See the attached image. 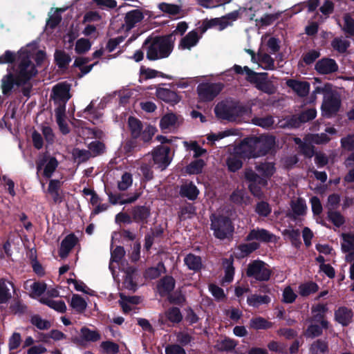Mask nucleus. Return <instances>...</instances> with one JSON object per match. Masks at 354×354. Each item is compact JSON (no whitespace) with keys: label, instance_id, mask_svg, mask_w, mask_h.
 <instances>
[{"label":"nucleus","instance_id":"11","mask_svg":"<svg viewBox=\"0 0 354 354\" xmlns=\"http://www.w3.org/2000/svg\"><path fill=\"white\" fill-rule=\"evenodd\" d=\"M338 65L335 60L328 57H324L317 62L315 66L316 71L322 75H328L338 71Z\"/></svg>","mask_w":354,"mask_h":354},{"label":"nucleus","instance_id":"41","mask_svg":"<svg viewBox=\"0 0 354 354\" xmlns=\"http://www.w3.org/2000/svg\"><path fill=\"white\" fill-rule=\"evenodd\" d=\"M283 12H278L274 14H266L260 19H255L257 26L260 25L261 26H270L277 20L281 15Z\"/></svg>","mask_w":354,"mask_h":354},{"label":"nucleus","instance_id":"38","mask_svg":"<svg viewBox=\"0 0 354 354\" xmlns=\"http://www.w3.org/2000/svg\"><path fill=\"white\" fill-rule=\"evenodd\" d=\"M184 262L189 270L198 271L202 268L201 257L192 254H187L184 259Z\"/></svg>","mask_w":354,"mask_h":354},{"label":"nucleus","instance_id":"35","mask_svg":"<svg viewBox=\"0 0 354 354\" xmlns=\"http://www.w3.org/2000/svg\"><path fill=\"white\" fill-rule=\"evenodd\" d=\"M328 310L326 305L317 304L312 307V313L314 314V319L320 321L323 328L328 327V322L323 319L324 314Z\"/></svg>","mask_w":354,"mask_h":354},{"label":"nucleus","instance_id":"27","mask_svg":"<svg viewBox=\"0 0 354 354\" xmlns=\"http://www.w3.org/2000/svg\"><path fill=\"white\" fill-rule=\"evenodd\" d=\"M290 206L295 219L306 214L307 206L305 200L302 198H298L295 201H292Z\"/></svg>","mask_w":354,"mask_h":354},{"label":"nucleus","instance_id":"49","mask_svg":"<svg viewBox=\"0 0 354 354\" xmlns=\"http://www.w3.org/2000/svg\"><path fill=\"white\" fill-rule=\"evenodd\" d=\"M266 77L267 76H263L258 85H256V88L265 93L274 94L276 91V87L272 82L266 81Z\"/></svg>","mask_w":354,"mask_h":354},{"label":"nucleus","instance_id":"2","mask_svg":"<svg viewBox=\"0 0 354 354\" xmlns=\"http://www.w3.org/2000/svg\"><path fill=\"white\" fill-rule=\"evenodd\" d=\"M255 169L261 174L259 176L252 169H246L244 172V178L248 183V189L255 197H261L263 194L262 188L268 184V180L275 172L273 163L264 162L255 165Z\"/></svg>","mask_w":354,"mask_h":354},{"label":"nucleus","instance_id":"7","mask_svg":"<svg viewBox=\"0 0 354 354\" xmlns=\"http://www.w3.org/2000/svg\"><path fill=\"white\" fill-rule=\"evenodd\" d=\"M222 88L220 83H202L198 86L197 92L202 101L210 102L221 93Z\"/></svg>","mask_w":354,"mask_h":354},{"label":"nucleus","instance_id":"50","mask_svg":"<svg viewBox=\"0 0 354 354\" xmlns=\"http://www.w3.org/2000/svg\"><path fill=\"white\" fill-rule=\"evenodd\" d=\"M270 299L266 295H252L248 297L247 302L250 306L258 307L261 304H268Z\"/></svg>","mask_w":354,"mask_h":354},{"label":"nucleus","instance_id":"60","mask_svg":"<svg viewBox=\"0 0 354 354\" xmlns=\"http://www.w3.org/2000/svg\"><path fill=\"white\" fill-rule=\"evenodd\" d=\"M63 10H64L61 8H56L55 12L48 19L46 25L50 28L54 29L60 24L62 21V16L59 12Z\"/></svg>","mask_w":354,"mask_h":354},{"label":"nucleus","instance_id":"61","mask_svg":"<svg viewBox=\"0 0 354 354\" xmlns=\"http://www.w3.org/2000/svg\"><path fill=\"white\" fill-rule=\"evenodd\" d=\"M255 212L260 216L266 217L270 214L271 207L268 202L262 201L257 203Z\"/></svg>","mask_w":354,"mask_h":354},{"label":"nucleus","instance_id":"63","mask_svg":"<svg viewBox=\"0 0 354 354\" xmlns=\"http://www.w3.org/2000/svg\"><path fill=\"white\" fill-rule=\"evenodd\" d=\"M344 26L343 30L351 36H354V19L346 13L344 15Z\"/></svg>","mask_w":354,"mask_h":354},{"label":"nucleus","instance_id":"10","mask_svg":"<svg viewBox=\"0 0 354 354\" xmlns=\"http://www.w3.org/2000/svg\"><path fill=\"white\" fill-rule=\"evenodd\" d=\"M15 86L21 87L24 85L19 81L17 76L11 72H8L6 75L3 76L1 80V88L4 95H10Z\"/></svg>","mask_w":354,"mask_h":354},{"label":"nucleus","instance_id":"9","mask_svg":"<svg viewBox=\"0 0 354 354\" xmlns=\"http://www.w3.org/2000/svg\"><path fill=\"white\" fill-rule=\"evenodd\" d=\"M340 106L339 97L333 94L325 96L321 107L322 115L327 118H330L338 113Z\"/></svg>","mask_w":354,"mask_h":354},{"label":"nucleus","instance_id":"23","mask_svg":"<svg viewBox=\"0 0 354 354\" xmlns=\"http://www.w3.org/2000/svg\"><path fill=\"white\" fill-rule=\"evenodd\" d=\"M180 194L182 197L187 198L190 201H194L199 194V190L192 182H190L181 185Z\"/></svg>","mask_w":354,"mask_h":354},{"label":"nucleus","instance_id":"28","mask_svg":"<svg viewBox=\"0 0 354 354\" xmlns=\"http://www.w3.org/2000/svg\"><path fill=\"white\" fill-rule=\"evenodd\" d=\"M55 62L61 69H66L71 61V56L62 50H56L54 54Z\"/></svg>","mask_w":354,"mask_h":354},{"label":"nucleus","instance_id":"6","mask_svg":"<svg viewBox=\"0 0 354 354\" xmlns=\"http://www.w3.org/2000/svg\"><path fill=\"white\" fill-rule=\"evenodd\" d=\"M171 149L168 146L160 145L152 151L153 164L161 171L165 170L170 164L171 158L169 156Z\"/></svg>","mask_w":354,"mask_h":354},{"label":"nucleus","instance_id":"47","mask_svg":"<svg viewBox=\"0 0 354 354\" xmlns=\"http://www.w3.org/2000/svg\"><path fill=\"white\" fill-rule=\"evenodd\" d=\"M311 354H325L328 352V344L327 342L318 339L314 342L310 348Z\"/></svg>","mask_w":354,"mask_h":354},{"label":"nucleus","instance_id":"40","mask_svg":"<svg viewBox=\"0 0 354 354\" xmlns=\"http://www.w3.org/2000/svg\"><path fill=\"white\" fill-rule=\"evenodd\" d=\"M88 149L91 152L92 157H96L104 154L106 147L103 142L95 140L88 145Z\"/></svg>","mask_w":354,"mask_h":354},{"label":"nucleus","instance_id":"42","mask_svg":"<svg viewBox=\"0 0 354 354\" xmlns=\"http://www.w3.org/2000/svg\"><path fill=\"white\" fill-rule=\"evenodd\" d=\"M139 141V138L131 137L126 142L124 146V150L128 156L131 155L135 151L140 150L142 145Z\"/></svg>","mask_w":354,"mask_h":354},{"label":"nucleus","instance_id":"13","mask_svg":"<svg viewBox=\"0 0 354 354\" xmlns=\"http://www.w3.org/2000/svg\"><path fill=\"white\" fill-rule=\"evenodd\" d=\"M232 68L236 74H243L245 72L246 74L245 80L251 84H255V85H258L263 76H267L266 73H258L247 66L241 67L239 65L234 64Z\"/></svg>","mask_w":354,"mask_h":354},{"label":"nucleus","instance_id":"33","mask_svg":"<svg viewBox=\"0 0 354 354\" xmlns=\"http://www.w3.org/2000/svg\"><path fill=\"white\" fill-rule=\"evenodd\" d=\"M128 125L131 132V136L140 138L141 131L143 129L142 122L135 117L130 116L128 119Z\"/></svg>","mask_w":354,"mask_h":354},{"label":"nucleus","instance_id":"31","mask_svg":"<svg viewBox=\"0 0 354 354\" xmlns=\"http://www.w3.org/2000/svg\"><path fill=\"white\" fill-rule=\"evenodd\" d=\"M65 110L64 107H57L55 109L56 122L59 126L60 131L64 134H68L70 132L69 127L64 120Z\"/></svg>","mask_w":354,"mask_h":354},{"label":"nucleus","instance_id":"30","mask_svg":"<svg viewBox=\"0 0 354 354\" xmlns=\"http://www.w3.org/2000/svg\"><path fill=\"white\" fill-rule=\"evenodd\" d=\"M13 288L11 282L0 279V304L6 303L11 297L10 290Z\"/></svg>","mask_w":354,"mask_h":354},{"label":"nucleus","instance_id":"37","mask_svg":"<svg viewBox=\"0 0 354 354\" xmlns=\"http://www.w3.org/2000/svg\"><path fill=\"white\" fill-rule=\"evenodd\" d=\"M136 277V270L132 268H128L126 271V277L124 281V287L129 290H136L137 287Z\"/></svg>","mask_w":354,"mask_h":354},{"label":"nucleus","instance_id":"18","mask_svg":"<svg viewBox=\"0 0 354 354\" xmlns=\"http://www.w3.org/2000/svg\"><path fill=\"white\" fill-rule=\"evenodd\" d=\"M286 85L293 90L299 97L306 96L310 91V83L306 81H299L295 79H288Z\"/></svg>","mask_w":354,"mask_h":354},{"label":"nucleus","instance_id":"3","mask_svg":"<svg viewBox=\"0 0 354 354\" xmlns=\"http://www.w3.org/2000/svg\"><path fill=\"white\" fill-rule=\"evenodd\" d=\"M174 41V34L148 37L142 45V48L147 47V59L156 61L168 57L173 50Z\"/></svg>","mask_w":354,"mask_h":354},{"label":"nucleus","instance_id":"55","mask_svg":"<svg viewBox=\"0 0 354 354\" xmlns=\"http://www.w3.org/2000/svg\"><path fill=\"white\" fill-rule=\"evenodd\" d=\"M156 131V127L148 125L145 127V129H142L141 131V134L139 138V140L142 141L143 145L146 143H149L153 136H154L155 133Z\"/></svg>","mask_w":354,"mask_h":354},{"label":"nucleus","instance_id":"62","mask_svg":"<svg viewBox=\"0 0 354 354\" xmlns=\"http://www.w3.org/2000/svg\"><path fill=\"white\" fill-rule=\"evenodd\" d=\"M342 149L348 151H354V133L348 134L340 140Z\"/></svg>","mask_w":354,"mask_h":354},{"label":"nucleus","instance_id":"32","mask_svg":"<svg viewBox=\"0 0 354 354\" xmlns=\"http://www.w3.org/2000/svg\"><path fill=\"white\" fill-rule=\"evenodd\" d=\"M205 166V162L203 159H196L185 167V172L189 175H197L202 173Z\"/></svg>","mask_w":354,"mask_h":354},{"label":"nucleus","instance_id":"44","mask_svg":"<svg viewBox=\"0 0 354 354\" xmlns=\"http://www.w3.org/2000/svg\"><path fill=\"white\" fill-rule=\"evenodd\" d=\"M350 41L342 39L340 37H335L331 41L333 48L339 53H344L350 46Z\"/></svg>","mask_w":354,"mask_h":354},{"label":"nucleus","instance_id":"12","mask_svg":"<svg viewBox=\"0 0 354 354\" xmlns=\"http://www.w3.org/2000/svg\"><path fill=\"white\" fill-rule=\"evenodd\" d=\"M342 241L341 243L342 250L346 254V261H352L354 259V234L342 233Z\"/></svg>","mask_w":354,"mask_h":354},{"label":"nucleus","instance_id":"48","mask_svg":"<svg viewBox=\"0 0 354 354\" xmlns=\"http://www.w3.org/2000/svg\"><path fill=\"white\" fill-rule=\"evenodd\" d=\"M259 248V244L255 242L241 244L238 247L239 253L237 255L240 258H243Z\"/></svg>","mask_w":354,"mask_h":354},{"label":"nucleus","instance_id":"57","mask_svg":"<svg viewBox=\"0 0 354 354\" xmlns=\"http://www.w3.org/2000/svg\"><path fill=\"white\" fill-rule=\"evenodd\" d=\"M185 145L189 150L194 151L193 157L196 159L207 153V150L202 148L196 141H192L189 143L185 142Z\"/></svg>","mask_w":354,"mask_h":354},{"label":"nucleus","instance_id":"46","mask_svg":"<svg viewBox=\"0 0 354 354\" xmlns=\"http://www.w3.org/2000/svg\"><path fill=\"white\" fill-rule=\"evenodd\" d=\"M177 116L176 114L171 113L165 115L160 121V127L161 129L165 130L169 129L176 124L177 122Z\"/></svg>","mask_w":354,"mask_h":354},{"label":"nucleus","instance_id":"19","mask_svg":"<svg viewBox=\"0 0 354 354\" xmlns=\"http://www.w3.org/2000/svg\"><path fill=\"white\" fill-rule=\"evenodd\" d=\"M78 241L79 240L75 234H70L67 235L61 243L59 250L60 257L62 259L67 257L71 250L77 244Z\"/></svg>","mask_w":354,"mask_h":354},{"label":"nucleus","instance_id":"54","mask_svg":"<svg viewBox=\"0 0 354 354\" xmlns=\"http://www.w3.org/2000/svg\"><path fill=\"white\" fill-rule=\"evenodd\" d=\"M251 328L255 330L267 329L272 326V324L261 317L253 318L250 322Z\"/></svg>","mask_w":354,"mask_h":354},{"label":"nucleus","instance_id":"29","mask_svg":"<svg viewBox=\"0 0 354 354\" xmlns=\"http://www.w3.org/2000/svg\"><path fill=\"white\" fill-rule=\"evenodd\" d=\"M109 199L110 203H111L113 205L115 204H127V203H131L134 201H136L140 196L139 194H134L131 196H129L127 198H124L123 196L121 194H113L111 192L108 194Z\"/></svg>","mask_w":354,"mask_h":354},{"label":"nucleus","instance_id":"14","mask_svg":"<svg viewBox=\"0 0 354 354\" xmlns=\"http://www.w3.org/2000/svg\"><path fill=\"white\" fill-rule=\"evenodd\" d=\"M211 229L214 231V236L220 239L228 238L234 231L232 223H212Z\"/></svg>","mask_w":354,"mask_h":354},{"label":"nucleus","instance_id":"64","mask_svg":"<svg viewBox=\"0 0 354 354\" xmlns=\"http://www.w3.org/2000/svg\"><path fill=\"white\" fill-rule=\"evenodd\" d=\"M164 271L165 266L162 263H160L156 267L150 268L147 270L145 272V277L151 279H156Z\"/></svg>","mask_w":354,"mask_h":354},{"label":"nucleus","instance_id":"43","mask_svg":"<svg viewBox=\"0 0 354 354\" xmlns=\"http://www.w3.org/2000/svg\"><path fill=\"white\" fill-rule=\"evenodd\" d=\"M39 301L58 312L64 313L66 310V306L63 301H55L48 298H41Z\"/></svg>","mask_w":354,"mask_h":354},{"label":"nucleus","instance_id":"58","mask_svg":"<svg viewBox=\"0 0 354 354\" xmlns=\"http://www.w3.org/2000/svg\"><path fill=\"white\" fill-rule=\"evenodd\" d=\"M91 47V43L88 39L81 38L76 41L75 52L77 54H84L88 51Z\"/></svg>","mask_w":354,"mask_h":354},{"label":"nucleus","instance_id":"39","mask_svg":"<svg viewBox=\"0 0 354 354\" xmlns=\"http://www.w3.org/2000/svg\"><path fill=\"white\" fill-rule=\"evenodd\" d=\"M150 214V209L146 206H136L131 212V216L136 221H144Z\"/></svg>","mask_w":354,"mask_h":354},{"label":"nucleus","instance_id":"45","mask_svg":"<svg viewBox=\"0 0 354 354\" xmlns=\"http://www.w3.org/2000/svg\"><path fill=\"white\" fill-rule=\"evenodd\" d=\"M59 162L55 157H50L44 167L43 176L46 178H50L57 168Z\"/></svg>","mask_w":354,"mask_h":354},{"label":"nucleus","instance_id":"5","mask_svg":"<svg viewBox=\"0 0 354 354\" xmlns=\"http://www.w3.org/2000/svg\"><path fill=\"white\" fill-rule=\"evenodd\" d=\"M246 274L257 281H268L270 277L271 271L263 261L255 260L248 264Z\"/></svg>","mask_w":354,"mask_h":354},{"label":"nucleus","instance_id":"52","mask_svg":"<svg viewBox=\"0 0 354 354\" xmlns=\"http://www.w3.org/2000/svg\"><path fill=\"white\" fill-rule=\"evenodd\" d=\"M247 113V108L239 103L231 104V122L236 120L238 118L243 116Z\"/></svg>","mask_w":354,"mask_h":354},{"label":"nucleus","instance_id":"51","mask_svg":"<svg viewBox=\"0 0 354 354\" xmlns=\"http://www.w3.org/2000/svg\"><path fill=\"white\" fill-rule=\"evenodd\" d=\"M318 290V286L313 282L301 284L299 286V293L302 297H307Z\"/></svg>","mask_w":354,"mask_h":354},{"label":"nucleus","instance_id":"1","mask_svg":"<svg viewBox=\"0 0 354 354\" xmlns=\"http://www.w3.org/2000/svg\"><path fill=\"white\" fill-rule=\"evenodd\" d=\"M275 145L273 136H260L245 138L236 148V153L244 159L261 157L269 153Z\"/></svg>","mask_w":354,"mask_h":354},{"label":"nucleus","instance_id":"22","mask_svg":"<svg viewBox=\"0 0 354 354\" xmlns=\"http://www.w3.org/2000/svg\"><path fill=\"white\" fill-rule=\"evenodd\" d=\"M353 312L351 309L341 306L335 312V317L337 322L343 326H347L352 321Z\"/></svg>","mask_w":354,"mask_h":354},{"label":"nucleus","instance_id":"24","mask_svg":"<svg viewBox=\"0 0 354 354\" xmlns=\"http://www.w3.org/2000/svg\"><path fill=\"white\" fill-rule=\"evenodd\" d=\"M214 113L218 118L231 121V104L223 102H219L214 108Z\"/></svg>","mask_w":354,"mask_h":354},{"label":"nucleus","instance_id":"17","mask_svg":"<svg viewBox=\"0 0 354 354\" xmlns=\"http://www.w3.org/2000/svg\"><path fill=\"white\" fill-rule=\"evenodd\" d=\"M81 337H73L72 341L80 345H82L86 342H96L100 339L101 336L100 333L96 330H92L86 327H83L80 330Z\"/></svg>","mask_w":354,"mask_h":354},{"label":"nucleus","instance_id":"34","mask_svg":"<svg viewBox=\"0 0 354 354\" xmlns=\"http://www.w3.org/2000/svg\"><path fill=\"white\" fill-rule=\"evenodd\" d=\"M70 306L75 312L82 313L86 309L87 303L80 295L74 294L71 297Z\"/></svg>","mask_w":354,"mask_h":354},{"label":"nucleus","instance_id":"4","mask_svg":"<svg viewBox=\"0 0 354 354\" xmlns=\"http://www.w3.org/2000/svg\"><path fill=\"white\" fill-rule=\"evenodd\" d=\"M18 53L19 64L14 74L25 86L37 74V70L32 62L30 53L28 50H20Z\"/></svg>","mask_w":354,"mask_h":354},{"label":"nucleus","instance_id":"56","mask_svg":"<svg viewBox=\"0 0 354 354\" xmlns=\"http://www.w3.org/2000/svg\"><path fill=\"white\" fill-rule=\"evenodd\" d=\"M302 122L298 115H293L292 116H289L286 118L285 122L281 123L279 127L286 129V128H297L299 127Z\"/></svg>","mask_w":354,"mask_h":354},{"label":"nucleus","instance_id":"8","mask_svg":"<svg viewBox=\"0 0 354 354\" xmlns=\"http://www.w3.org/2000/svg\"><path fill=\"white\" fill-rule=\"evenodd\" d=\"M51 97L58 107H64L66 109V104L71 97L70 94V86L67 84H57L53 86Z\"/></svg>","mask_w":354,"mask_h":354},{"label":"nucleus","instance_id":"53","mask_svg":"<svg viewBox=\"0 0 354 354\" xmlns=\"http://www.w3.org/2000/svg\"><path fill=\"white\" fill-rule=\"evenodd\" d=\"M158 8L163 12L167 13L171 15H176L180 13L181 7L180 6L167 3H160L158 5Z\"/></svg>","mask_w":354,"mask_h":354},{"label":"nucleus","instance_id":"26","mask_svg":"<svg viewBox=\"0 0 354 354\" xmlns=\"http://www.w3.org/2000/svg\"><path fill=\"white\" fill-rule=\"evenodd\" d=\"M198 40V32L196 30H192L181 39L179 47L182 49H190L197 44Z\"/></svg>","mask_w":354,"mask_h":354},{"label":"nucleus","instance_id":"15","mask_svg":"<svg viewBox=\"0 0 354 354\" xmlns=\"http://www.w3.org/2000/svg\"><path fill=\"white\" fill-rule=\"evenodd\" d=\"M156 95L158 99L173 105L181 100V97L176 91L169 88L158 87Z\"/></svg>","mask_w":354,"mask_h":354},{"label":"nucleus","instance_id":"59","mask_svg":"<svg viewBox=\"0 0 354 354\" xmlns=\"http://www.w3.org/2000/svg\"><path fill=\"white\" fill-rule=\"evenodd\" d=\"M133 183V178L131 173L124 172L122 177L121 180L118 182V187L121 191L127 190Z\"/></svg>","mask_w":354,"mask_h":354},{"label":"nucleus","instance_id":"20","mask_svg":"<svg viewBox=\"0 0 354 354\" xmlns=\"http://www.w3.org/2000/svg\"><path fill=\"white\" fill-rule=\"evenodd\" d=\"M62 184L63 182L57 179H51L49 181L47 192L52 196L55 204L62 202L63 197L60 194Z\"/></svg>","mask_w":354,"mask_h":354},{"label":"nucleus","instance_id":"36","mask_svg":"<svg viewBox=\"0 0 354 354\" xmlns=\"http://www.w3.org/2000/svg\"><path fill=\"white\" fill-rule=\"evenodd\" d=\"M272 235L270 234L268 231L263 229H257L252 230L247 236V240H259L261 241H271Z\"/></svg>","mask_w":354,"mask_h":354},{"label":"nucleus","instance_id":"25","mask_svg":"<svg viewBox=\"0 0 354 354\" xmlns=\"http://www.w3.org/2000/svg\"><path fill=\"white\" fill-rule=\"evenodd\" d=\"M175 286V281L171 277H166L162 279L158 286L157 289L161 296H165L173 290Z\"/></svg>","mask_w":354,"mask_h":354},{"label":"nucleus","instance_id":"16","mask_svg":"<svg viewBox=\"0 0 354 354\" xmlns=\"http://www.w3.org/2000/svg\"><path fill=\"white\" fill-rule=\"evenodd\" d=\"M144 19L143 12L139 10H132L125 14L124 21V26L127 30H130L133 28L137 24L141 22Z\"/></svg>","mask_w":354,"mask_h":354},{"label":"nucleus","instance_id":"21","mask_svg":"<svg viewBox=\"0 0 354 354\" xmlns=\"http://www.w3.org/2000/svg\"><path fill=\"white\" fill-rule=\"evenodd\" d=\"M24 286L30 291V295L32 298L40 297L46 290V285L43 282L27 281Z\"/></svg>","mask_w":354,"mask_h":354}]
</instances>
